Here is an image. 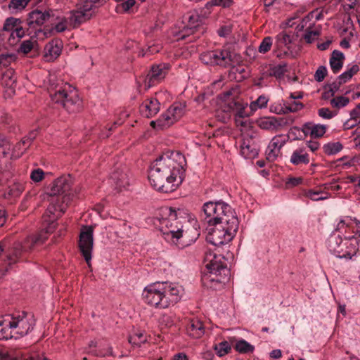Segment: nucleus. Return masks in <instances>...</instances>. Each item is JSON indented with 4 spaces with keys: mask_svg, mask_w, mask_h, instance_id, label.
Here are the masks:
<instances>
[{
    "mask_svg": "<svg viewBox=\"0 0 360 360\" xmlns=\"http://www.w3.org/2000/svg\"><path fill=\"white\" fill-rule=\"evenodd\" d=\"M51 91L50 96L53 102L60 104L69 112H75L80 107L81 101L77 91L68 83L54 82L53 76L49 79Z\"/></svg>",
    "mask_w": 360,
    "mask_h": 360,
    "instance_id": "7",
    "label": "nucleus"
},
{
    "mask_svg": "<svg viewBox=\"0 0 360 360\" xmlns=\"http://www.w3.org/2000/svg\"><path fill=\"white\" fill-rule=\"evenodd\" d=\"M202 210L209 225L229 222L233 219H238L232 207L221 200L205 202Z\"/></svg>",
    "mask_w": 360,
    "mask_h": 360,
    "instance_id": "8",
    "label": "nucleus"
},
{
    "mask_svg": "<svg viewBox=\"0 0 360 360\" xmlns=\"http://www.w3.org/2000/svg\"><path fill=\"white\" fill-rule=\"evenodd\" d=\"M235 349L241 354L252 352L255 347L243 339L238 340L235 345Z\"/></svg>",
    "mask_w": 360,
    "mask_h": 360,
    "instance_id": "38",
    "label": "nucleus"
},
{
    "mask_svg": "<svg viewBox=\"0 0 360 360\" xmlns=\"http://www.w3.org/2000/svg\"><path fill=\"white\" fill-rule=\"evenodd\" d=\"M239 225L238 219H233L229 222L210 224L213 226L207 236V241L214 246L229 243L236 233Z\"/></svg>",
    "mask_w": 360,
    "mask_h": 360,
    "instance_id": "9",
    "label": "nucleus"
},
{
    "mask_svg": "<svg viewBox=\"0 0 360 360\" xmlns=\"http://www.w3.org/2000/svg\"><path fill=\"white\" fill-rule=\"evenodd\" d=\"M188 334L193 338H200L205 333L202 323L199 320H192L187 328Z\"/></svg>",
    "mask_w": 360,
    "mask_h": 360,
    "instance_id": "33",
    "label": "nucleus"
},
{
    "mask_svg": "<svg viewBox=\"0 0 360 360\" xmlns=\"http://www.w3.org/2000/svg\"><path fill=\"white\" fill-rule=\"evenodd\" d=\"M285 70V65H278L271 69L270 75L277 78H280L284 75Z\"/></svg>",
    "mask_w": 360,
    "mask_h": 360,
    "instance_id": "54",
    "label": "nucleus"
},
{
    "mask_svg": "<svg viewBox=\"0 0 360 360\" xmlns=\"http://www.w3.org/2000/svg\"><path fill=\"white\" fill-rule=\"evenodd\" d=\"M232 4L231 0H211L207 4V6H215L221 7H229Z\"/></svg>",
    "mask_w": 360,
    "mask_h": 360,
    "instance_id": "56",
    "label": "nucleus"
},
{
    "mask_svg": "<svg viewBox=\"0 0 360 360\" xmlns=\"http://www.w3.org/2000/svg\"><path fill=\"white\" fill-rule=\"evenodd\" d=\"M327 126L321 124H314L307 122L303 125V132L304 134H309L314 138L322 137L326 132Z\"/></svg>",
    "mask_w": 360,
    "mask_h": 360,
    "instance_id": "27",
    "label": "nucleus"
},
{
    "mask_svg": "<svg viewBox=\"0 0 360 360\" xmlns=\"http://www.w3.org/2000/svg\"><path fill=\"white\" fill-rule=\"evenodd\" d=\"M345 59L344 54L338 50L333 51L330 58V66L334 73L338 72L342 68Z\"/></svg>",
    "mask_w": 360,
    "mask_h": 360,
    "instance_id": "34",
    "label": "nucleus"
},
{
    "mask_svg": "<svg viewBox=\"0 0 360 360\" xmlns=\"http://www.w3.org/2000/svg\"><path fill=\"white\" fill-rule=\"evenodd\" d=\"M8 316H9L12 328L16 336L15 339L28 334L35 325L34 316L24 311L8 314Z\"/></svg>",
    "mask_w": 360,
    "mask_h": 360,
    "instance_id": "12",
    "label": "nucleus"
},
{
    "mask_svg": "<svg viewBox=\"0 0 360 360\" xmlns=\"http://www.w3.org/2000/svg\"><path fill=\"white\" fill-rule=\"evenodd\" d=\"M306 196L314 201L323 200L330 197L328 193L322 191H313L309 190L306 193Z\"/></svg>",
    "mask_w": 360,
    "mask_h": 360,
    "instance_id": "41",
    "label": "nucleus"
},
{
    "mask_svg": "<svg viewBox=\"0 0 360 360\" xmlns=\"http://www.w3.org/2000/svg\"><path fill=\"white\" fill-rule=\"evenodd\" d=\"M205 262L206 269L201 276L202 285L212 290L221 288L231 276L225 257L213 252H207Z\"/></svg>",
    "mask_w": 360,
    "mask_h": 360,
    "instance_id": "5",
    "label": "nucleus"
},
{
    "mask_svg": "<svg viewBox=\"0 0 360 360\" xmlns=\"http://www.w3.org/2000/svg\"><path fill=\"white\" fill-rule=\"evenodd\" d=\"M34 46V42L31 39L23 41L20 46V50L24 53H27L31 51Z\"/></svg>",
    "mask_w": 360,
    "mask_h": 360,
    "instance_id": "57",
    "label": "nucleus"
},
{
    "mask_svg": "<svg viewBox=\"0 0 360 360\" xmlns=\"http://www.w3.org/2000/svg\"><path fill=\"white\" fill-rule=\"evenodd\" d=\"M288 139L283 134L274 136L266 150V159L270 162L275 161L278 157L281 149L285 144Z\"/></svg>",
    "mask_w": 360,
    "mask_h": 360,
    "instance_id": "19",
    "label": "nucleus"
},
{
    "mask_svg": "<svg viewBox=\"0 0 360 360\" xmlns=\"http://www.w3.org/2000/svg\"><path fill=\"white\" fill-rule=\"evenodd\" d=\"M360 103L356 106V108L353 109L350 112V119L352 120H356L360 117Z\"/></svg>",
    "mask_w": 360,
    "mask_h": 360,
    "instance_id": "64",
    "label": "nucleus"
},
{
    "mask_svg": "<svg viewBox=\"0 0 360 360\" xmlns=\"http://www.w3.org/2000/svg\"><path fill=\"white\" fill-rule=\"evenodd\" d=\"M54 12L53 11H41L39 10H34L30 13L29 17L27 19V23L30 27H35V26H41L45 22L51 20L53 21Z\"/></svg>",
    "mask_w": 360,
    "mask_h": 360,
    "instance_id": "21",
    "label": "nucleus"
},
{
    "mask_svg": "<svg viewBox=\"0 0 360 360\" xmlns=\"http://www.w3.org/2000/svg\"><path fill=\"white\" fill-rule=\"evenodd\" d=\"M22 354L20 350L15 349L0 350L1 360H48L44 356L34 354L27 359H23Z\"/></svg>",
    "mask_w": 360,
    "mask_h": 360,
    "instance_id": "23",
    "label": "nucleus"
},
{
    "mask_svg": "<svg viewBox=\"0 0 360 360\" xmlns=\"http://www.w3.org/2000/svg\"><path fill=\"white\" fill-rule=\"evenodd\" d=\"M248 103L231 101L224 105V112L226 113L223 117V121L230 117V112H233L234 114V119L236 118H245L250 117L253 112L251 109H248Z\"/></svg>",
    "mask_w": 360,
    "mask_h": 360,
    "instance_id": "15",
    "label": "nucleus"
},
{
    "mask_svg": "<svg viewBox=\"0 0 360 360\" xmlns=\"http://www.w3.org/2000/svg\"><path fill=\"white\" fill-rule=\"evenodd\" d=\"M235 123L238 127H240L241 131L246 130L250 127L251 122L249 117L245 118H236L234 119Z\"/></svg>",
    "mask_w": 360,
    "mask_h": 360,
    "instance_id": "53",
    "label": "nucleus"
},
{
    "mask_svg": "<svg viewBox=\"0 0 360 360\" xmlns=\"http://www.w3.org/2000/svg\"><path fill=\"white\" fill-rule=\"evenodd\" d=\"M14 60H15L14 55H10V54L1 55L0 56V66L6 67L9 64H11V63L12 61H13Z\"/></svg>",
    "mask_w": 360,
    "mask_h": 360,
    "instance_id": "58",
    "label": "nucleus"
},
{
    "mask_svg": "<svg viewBox=\"0 0 360 360\" xmlns=\"http://www.w3.org/2000/svg\"><path fill=\"white\" fill-rule=\"evenodd\" d=\"M24 185L21 182H14L8 186L6 190V194L12 198L19 196L24 191Z\"/></svg>",
    "mask_w": 360,
    "mask_h": 360,
    "instance_id": "37",
    "label": "nucleus"
},
{
    "mask_svg": "<svg viewBox=\"0 0 360 360\" xmlns=\"http://www.w3.org/2000/svg\"><path fill=\"white\" fill-rule=\"evenodd\" d=\"M30 179L34 182L38 183L41 181L44 178V172L40 168H37L32 170L30 173Z\"/></svg>",
    "mask_w": 360,
    "mask_h": 360,
    "instance_id": "49",
    "label": "nucleus"
},
{
    "mask_svg": "<svg viewBox=\"0 0 360 360\" xmlns=\"http://www.w3.org/2000/svg\"><path fill=\"white\" fill-rule=\"evenodd\" d=\"M343 148L342 144L339 142H328L323 146V152L328 155H333L340 152Z\"/></svg>",
    "mask_w": 360,
    "mask_h": 360,
    "instance_id": "35",
    "label": "nucleus"
},
{
    "mask_svg": "<svg viewBox=\"0 0 360 360\" xmlns=\"http://www.w3.org/2000/svg\"><path fill=\"white\" fill-rule=\"evenodd\" d=\"M93 229L91 226L85 227L82 230L79 236V247L86 262L90 266L94 245Z\"/></svg>",
    "mask_w": 360,
    "mask_h": 360,
    "instance_id": "13",
    "label": "nucleus"
},
{
    "mask_svg": "<svg viewBox=\"0 0 360 360\" xmlns=\"http://www.w3.org/2000/svg\"><path fill=\"white\" fill-rule=\"evenodd\" d=\"M318 115L323 119L330 120L337 115V112L331 111L328 108H321L319 109Z\"/></svg>",
    "mask_w": 360,
    "mask_h": 360,
    "instance_id": "51",
    "label": "nucleus"
},
{
    "mask_svg": "<svg viewBox=\"0 0 360 360\" xmlns=\"http://www.w3.org/2000/svg\"><path fill=\"white\" fill-rule=\"evenodd\" d=\"M309 162V155L304 147H299L294 150L290 158V162L295 166L307 165Z\"/></svg>",
    "mask_w": 360,
    "mask_h": 360,
    "instance_id": "26",
    "label": "nucleus"
},
{
    "mask_svg": "<svg viewBox=\"0 0 360 360\" xmlns=\"http://www.w3.org/2000/svg\"><path fill=\"white\" fill-rule=\"evenodd\" d=\"M186 160L179 152L160 157L151 163L148 180L156 190L168 193L176 189L183 181Z\"/></svg>",
    "mask_w": 360,
    "mask_h": 360,
    "instance_id": "2",
    "label": "nucleus"
},
{
    "mask_svg": "<svg viewBox=\"0 0 360 360\" xmlns=\"http://www.w3.org/2000/svg\"><path fill=\"white\" fill-rule=\"evenodd\" d=\"M272 46V38L271 37H266L260 43L258 51L261 53H266L268 52Z\"/></svg>",
    "mask_w": 360,
    "mask_h": 360,
    "instance_id": "47",
    "label": "nucleus"
},
{
    "mask_svg": "<svg viewBox=\"0 0 360 360\" xmlns=\"http://www.w3.org/2000/svg\"><path fill=\"white\" fill-rule=\"evenodd\" d=\"M22 155V151H11V144L3 135L0 134V159H17Z\"/></svg>",
    "mask_w": 360,
    "mask_h": 360,
    "instance_id": "25",
    "label": "nucleus"
},
{
    "mask_svg": "<svg viewBox=\"0 0 360 360\" xmlns=\"http://www.w3.org/2000/svg\"><path fill=\"white\" fill-rule=\"evenodd\" d=\"M217 354L219 356H224L231 350V345L228 341H222L214 346Z\"/></svg>",
    "mask_w": 360,
    "mask_h": 360,
    "instance_id": "43",
    "label": "nucleus"
},
{
    "mask_svg": "<svg viewBox=\"0 0 360 360\" xmlns=\"http://www.w3.org/2000/svg\"><path fill=\"white\" fill-rule=\"evenodd\" d=\"M186 105L182 103H175L172 105L156 120L150 122V126L155 129H163L169 127L178 121L185 113Z\"/></svg>",
    "mask_w": 360,
    "mask_h": 360,
    "instance_id": "10",
    "label": "nucleus"
},
{
    "mask_svg": "<svg viewBox=\"0 0 360 360\" xmlns=\"http://www.w3.org/2000/svg\"><path fill=\"white\" fill-rule=\"evenodd\" d=\"M135 0H127L117 7V9L122 8L124 12L128 11L135 4Z\"/></svg>",
    "mask_w": 360,
    "mask_h": 360,
    "instance_id": "59",
    "label": "nucleus"
},
{
    "mask_svg": "<svg viewBox=\"0 0 360 360\" xmlns=\"http://www.w3.org/2000/svg\"><path fill=\"white\" fill-rule=\"evenodd\" d=\"M306 145L311 152H315L320 148V143L317 141H307Z\"/></svg>",
    "mask_w": 360,
    "mask_h": 360,
    "instance_id": "61",
    "label": "nucleus"
},
{
    "mask_svg": "<svg viewBox=\"0 0 360 360\" xmlns=\"http://www.w3.org/2000/svg\"><path fill=\"white\" fill-rule=\"evenodd\" d=\"M269 99L264 95L259 96L257 100L252 101L249 105V108L251 109L253 113L258 109L266 108Z\"/></svg>",
    "mask_w": 360,
    "mask_h": 360,
    "instance_id": "40",
    "label": "nucleus"
},
{
    "mask_svg": "<svg viewBox=\"0 0 360 360\" xmlns=\"http://www.w3.org/2000/svg\"><path fill=\"white\" fill-rule=\"evenodd\" d=\"M162 212L165 217L160 220V231L167 241L179 248H184L195 241L199 233L191 224L187 210L165 207Z\"/></svg>",
    "mask_w": 360,
    "mask_h": 360,
    "instance_id": "3",
    "label": "nucleus"
},
{
    "mask_svg": "<svg viewBox=\"0 0 360 360\" xmlns=\"http://www.w3.org/2000/svg\"><path fill=\"white\" fill-rule=\"evenodd\" d=\"M259 146L252 136L245 137L240 145V154L245 159H254L257 157Z\"/></svg>",
    "mask_w": 360,
    "mask_h": 360,
    "instance_id": "22",
    "label": "nucleus"
},
{
    "mask_svg": "<svg viewBox=\"0 0 360 360\" xmlns=\"http://www.w3.org/2000/svg\"><path fill=\"white\" fill-rule=\"evenodd\" d=\"M1 84L8 88L11 94L14 93V89L16 84V76L15 71L12 68L7 69L2 75Z\"/></svg>",
    "mask_w": 360,
    "mask_h": 360,
    "instance_id": "32",
    "label": "nucleus"
},
{
    "mask_svg": "<svg viewBox=\"0 0 360 360\" xmlns=\"http://www.w3.org/2000/svg\"><path fill=\"white\" fill-rule=\"evenodd\" d=\"M183 23L185 25L179 33V39H184L195 32V30L200 25V18L198 15L193 13H187L184 16Z\"/></svg>",
    "mask_w": 360,
    "mask_h": 360,
    "instance_id": "20",
    "label": "nucleus"
},
{
    "mask_svg": "<svg viewBox=\"0 0 360 360\" xmlns=\"http://www.w3.org/2000/svg\"><path fill=\"white\" fill-rule=\"evenodd\" d=\"M110 179L115 184L116 188H127L130 184V179L127 171L117 169L110 176Z\"/></svg>",
    "mask_w": 360,
    "mask_h": 360,
    "instance_id": "28",
    "label": "nucleus"
},
{
    "mask_svg": "<svg viewBox=\"0 0 360 360\" xmlns=\"http://www.w3.org/2000/svg\"><path fill=\"white\" fill-rule=\"evenodd\" d=\"M349 103V99L345 96H337L330 101L332 107L338 109L347 106Z\"/></svg>",
    "mask_w": 360,
    "mask_h": 360,
    "instance_id": "46",
    "label": "nucleus"
},
{
    "mask_svg": "<svg viewBox=\"0 0 360 360\" xmlns=\"http://www.w3.org/2000/svg\"><path fill=\"white\" fill-rule=\"evenodd\" d=\"M360 246V237L355 235L342 236L333 233L327 241L328 250L337 257L352 259L356 255Z\"/></svg>",
    "mask_w": 360,
    "mask_h": 360,
    "instance_id": "6",
    "label": "nucleus"
},
{
    "mask_svg": "<svg viewBox=\"0 0 360 360\" xmlns=\"http://www.w3.org/2000/svg\"><path fill=\"white\" fill-rule=\"evenodd\" d=\"M24 36H25V31L22 28V27H20L19 25V24L15 27V28L11 33V37H13V38H15V37L22 38Z\"/></svg>",
    "mask_w": 360,
    "mask_h": 360,
    "instance_id": "60",
    "label": "nucleus"
},
{
    "mask_svg": "<svg viewBox=\"0 0 360 360\" xmlns=\"http://www.w3.org/2000/svg\"><path fill=\"white\" fill-rule=\"evenodd\" d=\"M270 111L277 115L288 113L287 105L283 101L271 104L270 106Z\"/></svg>",
    "mask_w": 360,
    "mask_h": 360,
    "instance_id": "44",
    "label": "nucleus"
},
{
    "mask_svg": "<svg viewBox=\"0 0 360 360\" xmlns=\"http://www.w3.org/2000/svg\"><path fill=\"white\" fill-rule=\"evenodd\" d=\"M288 108V112H297L303 108V104L295 100L290 99V101L285 102Z\"/></svg>",
    "mask_w": 360,
    "mask_h": 360,
    "instance_id": "52",
    "label": "nucleus"
},
{
    "mask_svg": "<svg viewBox=\"0 0 360 360\" xmlns=\"http://www.w3.org/2000/svg\"><path fill=\"white\" fill-rule=\"evenodd\" d=\"M234 56L233 53L225 48L203 52L200 59L206 65L227 68L233 65Z\"/></svg>",
    "mask_w": 360,
    "mask_h": 360,
    "instance_id": "11",
    "label": "nucleus"
},
{
    "mask_svg": "<svg viewBox=\"0 0 360 360\" xmlns=\"http://www.w3.org/2000/svg\"><path fill=\"white\" fill-rule=\"evenodd\" d=\"M55 20L57 22L52 28H39L35 31V37L37 39L44 40L46 38L50 37L53 32H62L68 29V21L65 18L57 16L54 17L53 21Z\"/></svg>",
    "mask_w": 360,
    "mask_h": 360,
    "instance_id": "17",
    "label": "nucleus"
},
{
    "mask_svg": "<svg viewBox=\"0 0 360 360\" xmlns=\"http://www.w3.org/2000/svg\"><path fill=\"white\" fill-rule=\"evenodd\" d=\"M359 225L360 221L356 218L349 216L341 217L337 222L333 233H340L342 236L358 233L359 237H360Z\"/></svg>",
    "mask_w": 360,
    "mask_h": 360,
    "instance_id": "14",
    "label": "nucleus"
},
{
    "mask_svg": "<svg viewBox=\"0 0 360 360\" xmlns=\"http://www.w3.org/2000/svg\"><path fill=\"white\" fill-rule=\"evenodd\" d=\"M72 183L73 179L68 174L58 177L50 185L48 194L52 198L44 215V221L47 223L46 228L28 236L23 242L15 244L13 254L8 257L10 264L15 263L22 252L30 251L42 245L55 230L56 219L65 212L68 202L77 195L76 191L72 190Z\"/></svg>",
    "mask_w": 360,
    "mask_h": 360,
    "instance_id": "1",
    "label": "nucleus"
},
{
    "mask_svg": "<svg viewBox=\"0 0 360 360\" xmlns=\"http://www.w3.org/2000/svg\"><path fill=\"white\" fill-rule=\"evenodd\" d=\"M170 65L168 63H160L153 65L150 72L144 80V87L148 89L160 82L167 75Z\"/></svg>",
    "mask_w": 360,
    "mask_h": 360,
    "instance_id": "16",
    "label": "nucleus"
},
{
    "mask_svg": "<svg viewBox=\"0 0 360 360\" xmlns=\"http://www.w3.org/2000/svg\"><path fill=\"white\" fill-rule=\"evenodd\" d=\"M18 24H20V20L18 19L12 17L8 18L6 20L3 29L5 31H9L11 33Z\"/></svg>",
    "mask_w": 360,
    "mask_h": 360,
    "instance_id": "48",
    "label": "nucleus"
},
{
    "mask_svg": "<svg viewBox=\"0 0 360 360\" xmlns=\"http://www.w3.org/2000/svg\"><path fill=\"white\" fill-rule=\"evenodd\" d=\"M61 53V44L58 41H52L47 44L44 49V58L46 61L57 58Z\"/></svg>",
    "mask_w": 360,
    "mask_h": 360,
    "instance_id": "30",
    "label": "nucleus"
},
{
    "mask_svg": "<svg viewBox=\"0 0 360 360\" xmlns=\"http://www.w3.org/2000/svg\"><path fill=\"white\" fill-rule=\"evenodd\" d=\"M92 15L93 11H91V4L84 3V5L70 12L69 20L70 22L75 27L86 22Z\"/></svg>",
    "mask_w": 360,
    "mask_h": 360,
    "instance_id": "18",
    "label": "nucleus"
},
{
    "mask_svg": "<svg viewBox=\"0 0 360 360\" xmlns=\"http://www.w3.org/2000/svg\"><path fill=\"white\" fill-rule=\"evenodd\" d=\"M184 289L172 282H155L146 285L142 292L144 302L157 309H167L181 299Z\"/></svg>",
    "mask_w": 360,
    "mask_h": 360,
    "instance_id": "4",
    "label": "nucleus"
},
{
    "mask_svg": "<svg viewBox=\"0 0 360 360\" xmlns=\"http://www.w3.org/2000/svg\"><path fill=\"white\" fill-rule=\"evenodd\" d=\"M146 335L142 332H136L129 338V342L136 346H140L146 342Z\"/></svg>",
    "mask_w": 360,
    "mask_h": 360,
    "instance_id": "45",
    "label": "nucleus"
},
{
    "mask_svg": "<svg viewBox=\"0 0 360 360\" xmlns=\"http://www.w3.org/2000/svg\"><path fill=\"white\" fill-rule=\"evenodd\" d=\"M160 109V102L155 98H148L140 105V112L146 117H151L156 115Z\"/></svg>",
    "mask_w": 360,
    "mask_h": 360,
    "instance_id": "24",
    "label": "nucleus"
},
{
    "mask_svg": "<svg viewBox=\"0 0 360 360\" xmlns=\"http://www.w3.org/2000/svg\"><path fill=\"white\" fill-rule=\"evenodd\" d=\"M37 135V131L34 130L30 132V134L24 137L21 141L20 142V145H23L25 149H27L29 146L31 145L32 142L35 139Z\"/></svg>",
    "mask_w": 360,
    "mask_h": 360,
    "instance_id": "50",
    "label": "nucleus"
},
{
    "mask_svg": "<svg viewBox=\"0 0 360 360\" xmlns=\"http://www.w3.org/2000/svg\"><path fill=\"white\" fill-rule=\"evenodd\" d=\"M257 124L262 129L276 131L281 127L282 123L280 119L275 117H266L257 120Z\"/></svg>",
    "mask_w": 360,
    "mask_h": 360,
    "instance_id": "29",
    "label": "nucleus"
},
{
    "mask_svg": "<svg viewBox=\"0 0 360 360\" xmlns=\"http://www.w3.org/2000/svg\"><path fill=\"white\" fill-rule=\"evenodd\" d=\"M276 39L278 47L284 46L290 49V44L292 41V36L285 32H282L277 34Z\"/></svg>",
    "mask_w": 360,
    "mask_h": 360,
    "instance_id": "36",
    "label": "nucleus"
},
{
    "mask_svg": "<svg viewBox=\"0 0 360 360\" xmlns=\"http://www.w3.org/2000/svg\"><path fill=\"white\" fill-rule=\"evenodd\" d=\"M312 18V14H308L304 18H302L301 22L297 25V28L299 30H302L305 27H307V23L311 21Z\"/></svg>",
    "mask_w": 360,
    "mask_h": 360,
    "instance_id": "62",
    "label": "nucleus"
},
{
    "mask_svg": "<svg viewBox=\"0 0 360 360\" xmlns=\"http://www.w3.org/2000/svg\"><path fill=\"white\" fill-rule=\"evenodd\" d=\"M327 74V69L325 66H320L314 74V79L316 81L322 82Z\"/></svg>",
    "mask_w": 360,
    "mask_h": 360,
    "instance_id": "55",
    "label": "nucleus"
},
{
    "mask_svg": "<svg viewBox=\"0 0 360 360\" xmlns=\"http://www.w3.org/2000/svg\"><path fill=\"white\" fill-rule=\"evenodd\" d=\"M15 338L9 316L6 315L4 319L0 321V340L15 339Z\"/></svg>",
    "mask_w": 360,
    "mask_h": 360,
    "instance_id": "31",
    "label": "nucleus"
},
{
    "mask_svg": "<svg viewBox=\"0 0 360 360\" xmlns=\"http://www.w3.org/2000/svg\"><path fill=\"white\" fill-rule=\"evenodd\" d=\"M32 0H11L8 8L10 10L18 12L26 8Z\"/></svg>",
    "mask_w": 360,
    "mask_h": 360,
    "instance_id": "42",
    "label": "nucleus"
},
{
    "mask_svg": "<svg viewBox=\"0 0 360 360\" xmlns=\"http://www.w3.org/2000/svg\"><path fill=\"white\" fill-rule=\"evenodd\" d=\"M351 78V75L345 71L338 77V80L340 84H342L348 82Z\"/></svg>",
    "mask_w": 360,
    "mask_h": 360,
    "instance_id": "63",
    "label": "nucleus"
},
{
    "mask_svg": "<svg viewBox=\"0 0 360 360\" xmlns=\"http://www.w3.org/2000/svg\"><path fill=\"white\" fill-rule=\"evenodd\" d=\"M320 34V29L311 30V27L309 25L307 27L302 38L307 44H311L319 37Z\"/></svg>",
    "mask_w": 360,
    "mask_h": 360,
    "instance_id": "39",
    "label": "nucleus"
}]
</instances>
